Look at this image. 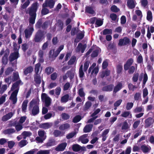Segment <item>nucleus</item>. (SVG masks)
Here are the masks:
<instances>
[{
  "label": "nucleus",
  "instance_id": "28",
  "mask_svg": "<svg viewBox=\"0 0 154 154\" xmlns=\"http://www.w3.org/2000/svg\"><path fill=\"white\" fill-rule=\"evenodd\" d=\"M42 19H39L35 24V27L36 29H40L42 28Z\"/></svg>",
  "mask_w": 154,
  "mask_h": 154
},
{
  "label": "nucleus",
  "instance_id": "24",
  "mask_svg": "<svg viewBox=\"0 0 154 154\" xmlns=\"http://www.w3.org/2000/svg\"><path fill=\"white\" fill-rule=\"evenodd\" d=\"M21 81L19 79L18 80L16 81L14 84H13L12 85V87L11 88V90L13 91L16 88H17L19 87V85L21 82Z\"/></svg>",
  "mask_w": 154,
  "mask_h": 154
},
{
  "label": "nucleus",
  "instance_id": "32",
  "mask_svg": "<svg viewBox=\"0 0 154 154\" xmlns=\"http://www.w3.org/2000/svg\"><path fill=\"white\" fill-rule=\"evenodd\" d=\"M39 127L46 129L50 128L51 127V126L49 123H45L40 125Z\"/></svg>",
  "mask_w": 154,
  "mask_h": 154
},
{
  "label": "nucleus",
  "instance_id": "63",
  "mask_svg": "<svg viewBox=\"0 0 154 154\" xmlns=\"http://www.w3.org/2000/svg\"><path fill=\"white\" fill-rule=\"evenodd\" d=\"M45 134V132L43 130H39L38 131V136L41 138H44V135Z\"/></svg>",
  "mask_w": 154,
  "mask_h": 154
},
{
  "label": "nucleus",
  "instance_id": "58",
  "mask_svg": "<svg viewBox=\"0 0 154 154\" xmlns=\"http://www.w3.org/2000/svg\"><path fill=\"white\" fill-rule=\"evenodd\" d=\"M129 128L128 124L126 121L124 122L123 124L122 125V130H126L127 129Z\"/></svg>",
  "mask_w": 154,
  "mask_h": 154
},
{
  "label": "nucleus",
  "instance_id": "30",
  "mask_svg": "<svg viewBox=\"0 0 154 154\" xmlns=\"http://www.w3.org/2000/svg\"><path fill=\"white\" fill-rule=\"evenodd\" d=\"M152 119L151 117H149L145 121L146 126L147 127H150L152 124Z\"/></svg>",
  "mask_w": 154,
  "mask_h": 154
},
{
  "label": "nucleus",
  "instance_id": "47",
  "mask_svg": "<svg viewBox=\"0 0 154 154\" xmlns=\"http://www.w3.org/2000/svg\"><path fill=\"white\" fill-rule=\"evenodd\" d=\"M146 19L149 21H151L152 19V14L151 11L149 10L147 12Z\"/></svg>",
  "mask_w": 154,
  "mask_h": 154
},
{
  "label": "nucleus",
  "instance_id": "17",
  "mask_svg": "<svg viewBox=\"0 0 154 154\" xmlns=\"http://www.w3.org/2000/svg\"><path fill=\"white\" fill-rule=\"evenodd\" d=\"M122 88V83L121 82H118L114 87L113 91V94H116L118 91H119Z\"/></svg>",
  "mask_w": 154,
  "mask_h": 154
},
{
  "label": "nucleus",
  "instance_id": "60",
  "mask_svg": "<svg viewBox=\"0 0 154 154\" xmlns=\"http://www.w3.org/2000/svg\"><path fill=\"white\" fill-rule=\"evenodd\" d=\"M30 2L29 0H27L22 5V8L23 9L26 8L29 5Z\"/></svg>",
  "mask_w": 154,
  "mask_h": 154
},
{
  "label": "nucleus",
  "instance_id": "11",
  "mask_svg": "<svg viewBox=\"0 0 154 154\" xmlns=\"http://www.w3.org/2000/svg\"><path fill=\"white\" fill-rule=\"evenodd\" d=\"M19 57L18 51H15L11 53L9 57V60L10 62H12L17 60Z\"/></svg>",
  "mask_w": 154,
  "mask_h": 154
},
{
  "label": "nucleus",
  "instance_id": "56",
  "mask_svg": "<svg viewBox=\"0 0 154 154\" xmlns=\"http://www.w3.org/2000/svg\"><path fill=\"white\" fill-rule=\"evenodd\" d=\"M17 123V121H9V123L8 125V127H15L16 124Z\"/></svg>",
  "mask_w": 154,
  "mask_h": 154
},
{
  "label": "nucleus",
  "instance_id": "57",
  "mask_svg": "<svg viewBox=\"0 0 154 154\" xmlns=\"http://www.w3.org/2000/svg\"><path fill=\"white\" fill-rule=\"evenodd\" d=\"M13 46L14 50L16 51H18V50L20 48V45L18 46L16 42H14Z\"/></svg>",
  "mask_w": 154,
  "mask_h": 154
},
{
  "label": "nucleus",
  "instance_id": "14",
  "mask_svg": "<svg viewBox=\"0 0 154 154\" xmlns=\"http://www.w3.org/2000/svg\"><path fill=\"white\" fill-rule=\"evenodd\" d=\"M70 125L68 123H65L61 125L59 127V129L61 131H66L70 129Z\"/></svg>",
  "mask_w": 154,
  "mask_h": 154
},
{
  "label": "nucleus",
  "instance_id": "6",
  "mask_svg": "<svg viewBox=\"0 0 154 154\" xmlns=\"http://www.w3.org/2000/svg\"><path fill=\"white\" fill-rule=\"evenodd\" d=\"M19 90V88L14 91L11 93L10 97L13 102V103L15 104L17 101V96Z\"/></svg>",
  "mask_w": 154,
  "mask_h": 154
},
{
  "label": "nucleus",
  "instance_id": "64",
  "mask_svg": "<svg viewBox=\"0 0 154 154\" xmlns=\"http://www.w3.org/2000/svg\"><path fill=\"white\" fill-rule=\"evenodd\" d=\"M48 22L46 21L42 24V28L43 30L46 29L48 27Z\"/></svg>",
  "mask_w": 154,
  "mask_h": 154
},
{
  "label": "nucleus",
  "instance_id": "10",
  "mask_svg": "<svg viewBox=\"0 0 154 154\" xmlns=\"http://www.w3.org/2000/svg\"><path fill=\"white\" fill-rule=\"evenodd\" d=\"M34 31L33 26L31 27L28 29H26L24 31L25 37L26 38H29Z\"/></svg>",
  "mask_w": 154,
  "mask_h": 154
},
{
  "label": "nucleus",
  "instance_id": "12",
  "mask_svg": "<svg viewBox=\"0 0 154 154\" xmlns=\"http://www.w3.org/2000/svg\"><path fill=\"white\" fill-rule=\"evenodd\" d=\"M86 47L87 45L86 44L83 45L82 43H79L76 49V51L77 52L81 51V53H83L84 52Z\"/></svg>",
  "mask_w": 154,
  "mask_h": 154
},
{
  "label": "nucleus",
  "instance_id": "8",
  "mask_svg": "<svg viewBox=\"0 0 154 154\" xmlns=\"http://www.w3.org/2000/svg\"><path fill=\"white\" fill-rule=\"evenodd\" d=\"M134 62V60L132 58L128 59L124 64V68L125 71H127L130 68Z\"/></svg>",
  "mask_w": 154,
  "mask_h": 154
},
{
  "label": "nucleus",
  "instance_id": "49",
  "mask_svg": "<svg viewBox=\"0 0 154 154\" xmlns=\"http://www.w3.org/2000/svg\"><path fill=\"white\" fill-rule=\"evenodd\" d=\"M139 74L138 73H135L134 74L132 78V80L134 82H136L138 80Z\"/></svg>",
  "mask_w": 154,
  "mask_h": 154
},
{
  "label": "nucleus",
  "instance_id": "53",
  "mask_svg": "<svg viewBox=\"0 0 154 154\" xmlns=\"http://www.w3.org/2000/svg\"><path fill=\"white\" fill-rule=\"evenodd\" d=\"M14 70V69L11 67L8 68L5 71V74L8 75L11 73Z\"/></svg>",
  "mask_w": 154,
  "mask_h": 154
},
{
  "label": "nucleus",
  "instance_id": "52",
  "mask_svg": "<svg viewBox=\"0 0 154 154\" xmlns=\"http://www.w3.org/2000/svg\"><path fill=\"white\" fill-rule=\"evenodd\" d=\"M66 74L68 75L70 79L71 80L74 77V73L71 71H68L66 72Z\"/></svg>",
  "mask_w": 154,
  "mask_h": 154
},
{
  "label": "nucleus",
  "instance_id": "33",
  "mask_svg": "<svg viewBox=\"0 0 154 154\" xmlns=\"http://www.w3.org/2000/svg\"><path fill=\"white\" fill-rule=\"evenodd\" d=\"M54 71V69L50 66L46 67L45 69V72L47 75H49Z\"/></svg>",
  "mask_w": 154,
  "mask_h": 154
},
{
  "label": "nucleus",
  "instance_id": "62",
  "mask_svg": "<svg viewBox=\"0 0 154 154\" xmlns=\"http://www.w3.org/2000/svg\"><path fill=\"white\" fill-rule=\"evenodd\" d=\"M99 53V51L98 50H96L94 51L91 55V56L92 58L98 56Z\"/></svg>",
  "mask_w": 154,
  "mask_h": 154
},
{
  "label": "nucleus",
  "instance_id": "37",
  "mask_svg": "<svg viewBox=\"0 0 154 154\" xmlns=\"http://www.w3.org/2000/svg\"><path fill=\"white\" fill-rule=\"evenodd\" d=\"M62 119L63 120H66L69 119L70 117V115L66 113H63L61 115Z\"/></svg>",
  "mask_w": 154,
  "mask_h": 154
},
{
  "label": "nucleus",
  "instance_id": "54",
  "mask_svg": "<svg viewBox=\"0 0 154 154\" xmlns=\"http://www.w3.org/2000/svg\"><path fill=\"white\" fill-rule=\"evenodd\" d=\"M143 111V108L142 106L137 107L133 110V112L134 113L140 112Z\"/></svg>",
  "mask_w": 154,
  "mask_h": 154
},
{
  "label": "nucleus",
  "instance_id": "41",
  "mask_svg": "<svg viewBox=\"0 0 154 154\" xmlns=\"http://www.w3.org/2000/svg\"><path fill=\"white\" fill-rule=\"evenodd\" d=\"M140 148L141 150L144 153L147 152L149 150V148L145 145H143L141 146Z\"/></svg>",
  "mask_w": 154,
  "mask_h": 154
},
{
  "label": "nucleus",
  "instance_id": "35",
  "mask_svg": "<svg viewBox=\"0 0 154 154\" xmlns=\"http://www.w3.org/2000/svg\"><path fill=\"white\" fill-rule=\"evenodd\" d=\"M76 60V57L73 56L71 57L70 60L68 62V64L69 65H71L73 64L75 62Z\"/></svg>",
  "mask_w": 154,
  "mask_h": 154
},
{
  "label": "nucleus",
  "instance_id": "38",
  "mask_svg": "<svg viewBox=\"0 0 154 154\" xmlns=\"http://www.w3.org/2000/svg\"><path fill=\"white\" fill-rule=\"evenodd\" d=\"M112 33V30L111 29H105L102 31V34L103 35L107 34H111Z\"/></svg>",
  "mask_w": 154,
  "mask_h": 154
},
{
  "label": "nucleus",
  "instance_id": "22",
  "mask_svg": "<svg viewBox=\"0 0 154 154\" xmlns=\"http://www.w3.org/2000/svg\"><path fill=\"white\" fill-rule=\"evenodd\" d=\"M85 12L91 14H93L95 13V11L92 7L86 6L85 8Z\"/></svg>",
  "mask_w": 154,
  "mask_h": 154
},
{
  "label": "nucleus",
  "instance_id": "29",
  "mask_svg": "<svg viewBox=\"0 0 154 154\" xmlns=\"http://www.w3.org/2000/svg\"><path fill=\"white\" fill-rule=\"evenodd\" d=\"M123 70V66L121 63L118 64L116 66V72L118 74H120Z\"/></svg>",
  "mask_w": 154,
  "mask_h": 154
},
{
  "label": "nucleus",
  "instance_id": "31",
  "mask_svg": "<svg viewBox=\"0 0 154 154\" xmlns=\"http://www.w3.org/2000/svg\"><path fill=\"white\" fill-rule=\"evenodd\" d=\"M34 80L35 83L38 84L41 83V77L38 74L35 75L34 76Z\"/></svg>",
  "mask_w": 154,
  "mask_h": 154
},
{
  "label": "nucleus",
  "instance_id": "51",
  "mask_svg": "<svg viewBox=\"0 0 154 154\" xmlns=\"http://www.w3.org/2000/svg\"><path fill=\"white\" fill-rule=\"evenodd\" d=\"M55 145V141L53 139L49 140L46 143L45 145L47 146H51Z\"/></svg>",
  "mask_w": 154,
  "mask_h": 154
},
{
  "label": "nucleus",
  "instance_id": "23",
  "mask_svg": "<svg viewBox=\"0 0 154 154\" xmlns=\"http://www.w3.org/2000/svg\"><path fill=\"white\" fill-rule=\"evenodd\" d=\"M65 133L62 132L61 131L58 130H54L53 132V134L55 137H57L60 136H63L64 134Z\"/></svg>",
  "mask_w": 154,
  "mask_h": 154
},
{
  "label": "nucleus",
  "instance_id": "3",
  "mask_svg": "<svg viewBox=\"0 0 154 154\" xmlns=\"http://www.w3.org/2000/svg\"><path fill=\"white\" fill-rule=\"evenodd\" d=\"M45 38V33L44 31L39 29L35 33L33 41L35 43H40Z\"/></svg>",
  "mask_w": 154,
  "mask_h": 154
},
{
  "label": "nucleus",
  "instance_id": "25",
  "mask_svg": "<svg viewBox=\"0 0 154 154\" xmlns=\"http://www.w3.org/2000/svg\"><path fill=\"white\" fill-rule=\"evenodd\" d=\"M28 102V100H25L23 101L22 105V112H26Z\"/></svg>",
  "mask_w": 154,
  "mask_h": 154
},
{
  "label": "nucleus",
  "instance_id": "43",
  "mask_svg": "<svg viewBox=\"0 0 154 154\" xmlns=\"http://www.w3.org/2000/svg\"><path fill=\"white\" fill-rule=\"evenodd\" d=\"M78 93L79 96L82 97H84L85 95V93L84 91V89L82 88L79 89Z\"/></svg>",
  "mask_w": 154,
  "mask_h": 154
},
{
  "label": "nucleus",
  "instance_id": "44",
  "mask_svg": "<svg viewBox=\"0 0 154 154\" xmlns=\"http://www.w3.org/2000/svg\"><path fill=\"white\" fill-rule=\"evenodd\" d=\"M82 118L80 115H77L75 116L72 120V122L74 123L79 122L81 119Z\"/></svg>",
  "mask_w": 154,
  "mask_h": 154
},
{
  "label": "nucleus",
  "instance_id": "34",
  "mask_svg": "<svg viewBox=\"0 0 154 154\" xmlns=\"http://www.w3.org/2000/svg\"><path fill=\"white\" fill-rule=\"evenodd\" d=\"M40 62L35 65V75L38 74V72L39 71L40 67L41 66V64Z\"/></svg>",
  "mask_w": 154,
  "mask_h": 154
},
{
  "label": "nucleus",
  "instance_id": "45",
  "mask_svg": "<svg viewBox=\"0 0 154 154\" xmlns=\"http://www.w3.org/2000/svg\"><path fill=\"white\" fill-rule=\"evenodd\" d=\"M110 10L112 12L115 13H117L120 11V9L115 5L112 6L110 8Z\"/></svg>",
  "mask_w": 154,
  "mask_h": 154
},
{
  "label": "nucleus",
  "instance_id": "19",
  "mask_svg": "<svg viewBox=\"0 0 154 154\" xmlns=\"http://www.w3.org/2000/svg\"><path fill=\"white\" fill-rule=\"evenodd\" d=\"M93 127L92 124H88L86 125L84 128L83 131L85 133H88L90 132Z\"/></svg>",
  "mask_w": 154,
  "mask_h": 154
},
{
  "label": "nucleus",
  "instance_id": "27",
  "mask_svg": "<svg viewBox=\"0 0 154 154\" xmlns=\"http://www.w3.org/2000/svg\"><path fill=\"white\" fill-rule=\"evenodd\" d=\"M69 95L68 94H66L63 96L61 98V102L62 103H66L69 100Z\"/></svg>",
  "mask_w": 154,
  "mask_h": 154
},
{
  "label": "nucleus",
  "instance_id": "42",
  "mask_svg": "<svg viewBox=\"0 0 154 154\" xmlns=\"http://www.w3.org/2000/svg\"><path fill=\"white\" fill-rule=\"evenodd\" d=\"M20 79L18 72H14L13 76V81H16Z\"/></svg>",
  "mask_w": 154,
  "mask_h": 154
},
{
  "label": "nucleus",
  "instance_id": "61",
  "mask_svg": "<svg viewBox=\"0 0 154 154\" xmlns=\"http://www.w3.org/2000/svg\"><path fill=\"white\" fill-rule=\"evenodd\" d=\"M134 105V103L132 102H128L126 105V109L127 110L131 109Z\"/></svg>",
  "mask_w": 154,
  "mask_h": 154
},
{
  "label": "nucleus",
  "instance_id": "26",
  "mask_svg": "<svg viewBox=\"0 0 154 154\" xmlns=\"http://www.w3.org/2000/svg\"><path fill=\"white\" fill-rule=\"evenodd\" d=\"M82 147L78 144H74L72 146V149L74 152H77L82 149Z\"/></svg>",
  "mask_w": 154,
  "mask_h": 154
},
{
  "label": "nucleus",
  "instance_id": "15",
  "mask_svg": "<svg viewBox=\"0 0 154 154\" xmlns=\"http://www.w3.org/2000/svg\"><path fill=\"white\" fill-rule=\"evenodd\" d=\"M67 146V143L66 142L63 143L59 144L55 150L57 151H63Z\"/></svg>",
  "mask_w": 154,
  "mask_h": 154
},
{
  "label": "nucleus",
  "instance_id": "5",
  "mask_svg": "<svg viewBox=\"0 0 154 154\" xmlns=\"http://www.w3.org/2000/svg\"><path fill=\"white\" fill-rule=\"evenodd\" d=\"M42 100L44 102L45 106L47 107L49 106L51 104V99L46 93H42L41 95Z\"/></svg>",
  "mask_w": 154,
  "mask_h": 154
},
{
  "label": "nucleus",
  "instance_id": "40",
  "mask_svg": "<svg viewBox=\"0 0 154 154\" xmlns=\"http://www.w3.org/2000/svg\"><path fill=\"white\" fill-rule=\"evenodd\" d=\"M46 7H42L41 11V14L42 16L45 15L49 13V10L46 8Z\"/></svg>",
  "mask_w": 154,
  "mask_h": 154
},
{
  "label": "nucleus",
  "instance_id": "9",
  "mask_svg": "<svg viewBox=\"0 0 154 154\" xmlns=\"http://www.w3.org/2000/svg\"><path fill=\"white\" fill-rule=\"evenodd\" d=\"M55 1L54 0H46L42 5V7H48L51 9L54 8L55 4Z\"/></svg>",
  "mask_w": 154,
  "mask_h": 154
},
{
  "label": "nucleus",
  "instance_id": "48",
  "mask_svg": "<svg viewBox=\"0 0 154 154\" xmlns=\"http://www.w3.org/2000/svg\"><path fill=\"white\" fill-rule=\"evenodd\" d=\"M50 150H40L38 151L36 154H50Z\"/></svg>",
  "mask_w": 154,
  "mask_h": 154
},
{
  "label": "nucleus",
  "instance_id": "18",
  "mask_svg": "<svg viewBox=\"0 0 154 154\" xmlns=\"http://www.w3.org/2000/svg\"><path fill=\"white\" fill-rule=\"evenodd\" d=\"M14 113L12 112H10L4 116L2 118V120L5 122L10 119L13 116Z\"/></svg>",
  "mask_w": 154,
  "mask_h": 154
},
{
  "label": "nucleus",
  "instance_id": "4",
  "mask_svg": "<svg viewBox=\"0 0 154 154\" xmlns=\"http://www.w3.org/2000/svg\"><path fill=\"white\" fill-rule=\"evenodd\" d=\"M48 41L44 43L42 46V49L39 50L38 53L39 57L38 61L40 63H43L44 59L43 57L44 52L43 50H45L48 47Z\"/></svg>",
  "mask_w": 154,
  "mask_h": 154
},
{
  "label": "nucleus",
  "instance_id": "55",
  "mask_svg": "<svg viewBox=\"0 0 154 154\" xmlns=\"http://www.w3.org/2000/svg\"><path fill=\"white\" fill-rule=\"evenodd\" d=\"M148 78L147 74L145 73H144L143 76V85H142V87H144L146 82L148 80Z\"/></svg>",
  "mask_w": 154,
  "mask_h": 154
},
{
  "label": "nucleus",
  "instance_id": "16",
  "mask_svg": "<svg viewBox=\"0 0 154 154\" xmlns=\"http://www.w3.org/2000/svg\"><path fill=\"white\" fill-rule=\"evenodd\" d=\"M33 70V67L32 66H29L25 67L23 69V74L25 75H27L29 74L32 73Z\"/></svg>",
  "mask_w": 154,
  "mask_h": 154
},
{
  "label": "nucleus",
  "instance_id": "36",
  "mask_svg": "<svg viewBox=\"0 0 154 154\" xmlns=\"http://www.w3.org/2000/svg\"><path fill=\"white\" fill-rule=\"evenodd\" d=\"M76 134L77 132L75 131L72 132L67 134L66 135V137L67 139H69L72 138L75 135H76Z\"/></svg>",
  "mask_w": 154,
  "mask_h": 154
},
{
  "label": "nucleus",
  "instance_id": "1",
  "mask_svg": "<svg viewBox=\"0 0 154 154\" xmlns=\"http://www.w3.org/2000/svg\"><path fill=\"white\" fill-rule=\"evenodd\" d=\"M39 5L37 2L33 3L28 9V13L30 16L29 18V24H34L35 22L37 14L36 12L39 8Z\"/></svg>",
  "mask_w": 154,
  "mask_h": 154
},
{
  "label": "nucleus",
  "instance_id": "21",
  "mask_svg": "<svg viewBox=\"0 0 154 154\" xmlns=\"http://www.w3.org/2000/svg\"><path fill=\"white\" fill-rule=\"evenodd\" d=\"M16 132V130L12 128H8L4 131L3 133L5 134H11L15 133Z\"/></svg>",
  "mask_w": 154,
  "mask_h": 154
},
{
  "label": "nucleus",
  "instance_id": "2",
  "mask_svg": "<svg viewBox=\"0 0 154 154\" xmlns=\"http://www.w3.org/2000/svg\"><path fill=\"white\" fill-rule=\"evenodd\" d=\"M29 109L32 116H35L39 113V107L36 99H33L30 102Z\"/></svg>",
  "mask_w": 154,
  "mask_h": 154
},
{
  "label": "nucleus",
  "instance_id": "7",
  "mask_svg": "<svg viewBox=\"0 0 154 154\" xmlns=\"http://www.w3.org/2000/svg\"><path fill=\"white\" fill-rule=\"evenodd\" d=\"M131 41L130 39L127 37H124L123 38L119 39L118 45L119 46H122L126 45L130 43Z\"/></svg>",
  "mask_w": 154,
  "mask_h": 154
},
{
  "label": "nucleus",
  "instance_id": "39",
  "mask_svg": "<svg viewBox=\"0 0 154 154\" xmlns=\"http://www.w3.org/2000/svg\"><path fill=\"white\" fill-rule=\"evenodd\" d=\"M92 103L90 101H87L85 103V107H84V110H87L91 106Z\"/></svg>",
  "mask_w": 154,
  "mask_h": 154
},
{
  "label": "nucleus",
  "instance_id": "13",
  "mask_svg": "<svg viewBox=\"0 0 154 154\" xmlns=\"http://www.w3.org/2000/svg\"><path fill=\"white\" fill-rule=\"evenodd\" d=\"M114 87V85L113 84H110L103 87L102 90L104 92H110L112 91Z\"/></svg>",
  "mask_w": 154,
  "mask_h": 154
},
{
  "label": "nucleus",
  "instance_id": "59",
  "mask_svg": "<svg viewBox=\"0 0 154 154\" xmlns=\"http://www.w3.org/2000/svg\"><path fill=\"white\" fill-rule=\"evenodd\" d=\"M141 93L140 92L136 93L134 96V99L135 100H139L140 98L141 97Z\"/></svg>",
  "mask_w": 154,
  "mask_h": 154
},
{
  "label": "nucleus",
  "instance_id": "50",
  "mask_svg": "<svg viewBox=\"0 0 154 154\" xmlns=\"http://www.w3.org/2000/svg\"><path fill=\"white\" fill-rule=\"evenodd\" d=\"M128 88L130 91H134L135 89L137 88V86L131 83H129L128 84Z\"/></svg>",
  "mask_w": 154,
  "mask_h": 154
},
{
  "label": "nucleus",
  "instance_id": "20",
  "mask_svg": "<svg viewBox=\"0 0 154 154\" xmlns=\"http://www.w3.org/2000/svg\"><path fill=\"white\" fill-rule=\"evenodd\" d=\"M127 4L128 6L130 9H133L135 7L134 0H128Z\"/></svg>",
  "mask_w": 154,
  "mask_h": 154
},
{
  "label": "nucleus",
  "instance_id": "46",
  "mask_svg": "<svg viewBox=\"0 0 154 154\" xmlns=\"http://www.w3.org/2000/svg\"><path fill=\"white\" fill-rule=\"evenodd\" d=\"M137 62L138 63H143V59L141 54L139 55L137 58Z\"/></svg>",
  "mask_w": 154,
  "mask_h": 154
}]
</instances>
